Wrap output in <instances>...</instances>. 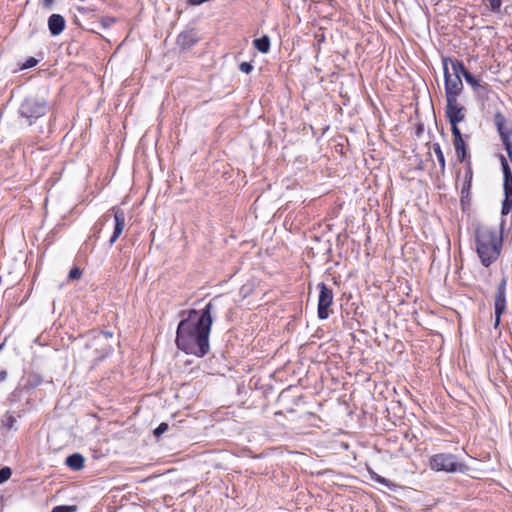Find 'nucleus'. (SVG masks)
<instances>
[{
    "instance_id": "f257e3e1",
    "label": "nucleus",
    "mask_w": 512,
    "mask_h": 512,
    "mask_svg": "<svg viewBox=\"0 0 512 512\" xmlns=\"http://www.w3.org/2000/svg\"><path fill=\"white\" fill-rule=\"evenodd\" d=\"M212 302H209L202 313L192 309L188 317L179 322L176 332V345L186 354L203 357L209 352V334L212 325Z\"/></svg>"
},
{
    "instance_id": "f03ea898",
    "label": "nucleus",
    "mask_w": 512,
    "mask_h": 512,
    "mask_svg": "<svg viewBox=\"0 0 512 512\" xmlns=\"http://www.w3.org/2000/svg\"><path fill=\"white\" fill-rule=\"evenodd\" d=\"M503 245L501 230L487 225L475 230V250L484 267L492 265L500 256Z\"/></svg>"
},
{
    "instance_id": "7ed1b4c3",
    "label": "nucleus",
    "mask_w": 512,
    "mask_h": 512,
    "mask_svg": "<svg viewBox=\"0 0 512 512\" xmlns=\"http://www.w3.org/2000/svg\"><path fill=\"white\" fill-rule=\"evenodd\" d=\"M49 111V104L44 98H26L20 105L18 113L26 119L28 125H32L37 119L46 115Z\"/></svg>"
},
{
    "instance_id": "20e7f679",
    "label": "nucleus",
    "mask_w": 512,
    "mask_h": 512,
    "mask_svg": "<svg viewBox=\"0 0 512 512\" xmlns=\"http://www.w3.org/2000/svg\"><path fill=\"white\" fill-rule=\"evenodd\" d=\"M430 468L434 471H445L448 473L463 472L466 469L465 464L457 461L453 454L439 453L430 458Z\"/></svg>"
},
{
    "instance_id": "39448f33",
    "label": "nucleus",
    "mask_w": 512,
    "mask_h": 512,
    "mask_svg": "<svg viewBox=\"0 0 512 512\" xmlns=\"http://www.w3.org/2000/svg\"><path fill=\"white\" fill-rule=\"evenodd\" d=\"M500 161L503 170V189L505 195L501 212L503 215H506L512 209V171L503 155L500 156Z\"/></svg>"
},
{
    "instance_id": "423d86ee",
    "label": "nucleus",
    "mask_w": 512,
    "mask_h": 512,
    "mask_svg": "<svg viewBox=\"0 0 512 512\" xmlns=\"http://www.w3.org/2000/svg\"><path fill=\"white\" fill-rule=\"evenodd\" d=\"M445 114L451 129H459V123L465 119L466 109L459 103L458 97H450L446 98Z\"/></svg>"
},
{
    "instance_id": "0eeeda50",
    "label": "nucleus",
    "mask_w": 512,
    "mask_h": 512,
    "mask_svg": "<svg viewBox=\"0 0 512 512\" xmlns=\"http://www.w3.org/2000/svg\"><path fill=\"white\" fill-rule=\"evenodd\" d=\"M443 72L446 98L459 97L463 91V82L459 75H452L449 72L447 58H443Z\"/></svg>"
},
{
    "instance_id": "6e6552de",
    "label": "nucleus",
    "mask_w": 512,
    "mask_h": 512,
    "mask_svg": "<svg viewBox=\"0 0 512 512\" xmlns=\"http://www.w3.org/2000/svg\"><path fill=\"white\" fill-rule=\"evenodd\" d=\"M319 298H318V317L322 320L329 317V307L333 304V291L325 283L318 284Z\"/></svg>"
},
{
    "instance_id": "1a4fd4ad",
    "label": "nucleus",
    "mask_w": 512,
    "mask_h": 512,
    "mask_svg": "<svg viewBox=\"0 0 512 512\" xmlns=\"http://www.w3.org/2000/svg\"><path fill=\"white\" fill-rule=\"evenodd\" d=\"M494 309H495L494 327L496 328L500 324L501 315L504 313V311L506 309V279H502L500 281V283L497 285V290L495 293Z\"/></svg>"
},
{
    "instance_id": "9d476101",
    "label": "nucleus",
    "mask_w": 512,
    "mask_h": 512,
    "mask_svg": "<svg viewBox=\"0 0 512 512\" xmlns=\"http://www.w3.org/2000/svg\"><path fill=\"white\" fill-rule=\"evenodd\" d=\"M451 132L453 135V144H454L457 159L461 163L470 160L469 154L467 151V145L463 139L460 129H451Z\"/></svg>"
},
{
    "instance_id": "9b49d317",
    "label": "nucleus",
    "mask_w": 512,
    "mask_h": 512,
    "mask_svg": "<svg viewBox=\"0 0 512 512\" xmlns=\"http://www.w3.org/2000/svg\"><path fill=\"white\" fill-rule=\"evenodd\" d=\"M112 211L114 213L115 225H114L113 234L109 241L111 245L114 244L116 242V240L120 237V235L122 234V232L125 228V225H126L125 212L118 207H113Z\"/></svg>"
},
{
    "instance_id": "f8f14e48",
    "label": "nucleus",
    "mask_w": 512,
    "mask_h": 512,
    "mask_svg": "<svg viewBox=\"0 0 512 512\" xmlns=\"http://www.w3.org/2000/svg\"><path fill=\"white\" fill-rule=\"evenodd\" d=\"M66 26V21L64 17L60 14H52L48 18V28L49 32L53 36H57L63 32Z\"/></svg>"
},
{
    "instance_id": "ddd939ff",
    "label": "nucleus",
    "mask_w": 512,
    "mask_h": 512,
    "mask_svg": "<svg viewBox=\"0 0 512 512\" xmlns=\"http://www.w3.org/2000/svg\"><path fill=\"white\" fill-rule=\"evenodd\" d=\"M198 41L197 34L194 30L184 31L177 37V44L183 49H189Z\"/></svg>"
},
{
    "instance_id": "4468645a",
    "label": "nucleus",
    "mask_w": 512,
    "mask_h": 512,
    "mask_svg": "<svg viewBox=\"0 0 512 512\" xmlns=\"http://www.w3.org/2000/svg\"><path fill=\"white\" fill-rule=\"evenodd\" d=\"M493 123L497 129L499 136L504 134V131L508 130L509 126L512 125V123H510V121L500 111L495 112L493 116Z\"/></svg>"
},
{
    "instance_id": "2eb2a0df",
    "label": "nucleus",
    "mask_w": 512,
    "mask_h": 512,
    "mask_svg": "<svg viewBox=\"0 0 512 512\" xmlns=\"http://www.w3.org/2000/svg\"><path fill=\"white\" fill-rule=\"evenodd\" d=\"M84 457L79 453H74L66 458V465L75 471H78L84 467Z\"/></svg>"
},
{
    "instance_id": "dca6fc26",
    "label": "nucleus",
    "mask_w": 512,
    "mask_h": 512,
    "mask_svg": "<svg viewBox=\"0 0 512 512\" xmlns=\"http://www.w3.org/2000/svg\"><path fill=\"white\" fill-rule=\"evenodd\" d=\"M499 137L505 147L510 161L512 162V125H510L509 129L505 130L504 134L500 135Z\"/></svg>"
},
{
    "instance_id": "f3484780",
    "label": "nucleus",
    "mask_w": 512,
    "mask_h": 512,
    "mask_svg": "<svg viewBox=\"0 0 512 512\" xmlns=\"http://www.w3.org/2000/svg\"><path fill=\"white\" fill-rule=\"evenodd\" d=\"M254 47L261 53H268L270 50V38L267 35L255 39L253 41Z\"/></svg>"
},
{
    "instance_id": "a211bd4d",
    "label": "nucleus",
    "mask_w": 512,
    "mask_h": 512,
    "mask_svg": "<svg viewBox=\"0 0 512 512\" xmlns=\"http://www.w3.org/2000/svg\"><path fill=\"white\" fill-rule=\"evenodd\" d=\"M433 151L437 157V160H438V163H439V166H440V174L441 175H444L445 174V170H446V161H445V156H444V153L441 149V146L439 143H434L433 146Z\"/></svg>"
},
{
    "instance_id": "6ab92c4d",
    "label": "nucleus",
    "mask_w": 512,
    "mask_h": 512,
    "mask_svg": "<svg viewBox=\"0 0 512 512\" xmlns=\"http://www.w3.org/2000/svg\"><path fill=\"white\" fill-rule=\"evenodd\" d=\"M447 59L451 63L453 75H459V77H461V76L464 77L465 73H469V71L465 68L462 61L457 60V59H450V58H447Z\"/></svg>"
},
{
    "instance_id": "aec40b11",
    "label": "nucleus",
    "mask_w": 512,
    "mask_h": 512,
    "mask_svg": "<svg viewBox=\"0 0 512 512\" xmlns=\"http://www.w3.org/2000/svg\"><path fill=\"white\" fill-rule=\"evenodd\" d=\"M478 100H487L490 93V87L486 83L480 84L475 90H473Z\"/></svg>"
},
{
    "instance_id": "412c9836",
    "label": "nucleus",
    "mask_w": 512,
    "mask_h": 512,
    "mask_svg": "<svg viewBox=\"0 0 512 512\" xmlns=\"http://www.w3.org/2000/svg\"><path fill=\"white\" fill-rule=\"evenodd\" d=\"M369 473H370V476H371L372 480H374V481H376V482H378V483H380V484H382V485H384V486H386L388 488H391L392 486H394L393 483L390 480H388V479L378 475L377 473H375L373 471H370Z\"/></svg>"
},
{
    "instance_id": "4be33fe9",
    "label": "nucleus",
    "mask_w": 512,
    "mask_h": 512,
    "mask_svg": "<svg viewBox=\"0 0 512 512\" xmlns=\"http://www.w3.org/2000/svg\"><path fill=\"white\" fill-rule=\"evenodd\" d=\"M464 79L472 87L473 90H475L480 84H482L481 80L479 78H476L470 72L464 74Z\"/></svg>"
},
{
    "instance_id": "5701e85b",
    "label": "nucleus",
    "mask_w": 512,
    "mask_h": 512,
    "mask_svg": "<svg viewBox=\"0 0 512 512\" xmlns=\"http://www.w3.org/2000/svg\"><path fill=\"white\" fill-rule=\"evenodd\" d=\"M471 184H472L471 182L464 181V184L461 189V203L462 204H464L465 199H467L469 196Z\"/></svg>"
},
{
    "instance_id": "b1692460",
    "label": "nucleus",
    "mask_w": 512,
    "mask_h": 512,
    "mask_svg": "<svg viewBox=\"0 0 512 512\" xmlns=\"http://www.w3.org/2000/svg\"><path fill=\"white\" fill-rule=\"evenodd\" d=\"M12 475V471L9 467L0 469V484L6 482Z\"/></svg>"
},
{
    "instance_id": "393cba45",
    "label": "nucleus",
    "mask_w": 512,
    "mask_h": 512,
    "mask_svg": "<svg viewBox=\"0 0 512 512\" xmlns=\"http://www.w3.org/2000/svg\"><path fill=\"white\" fill-rule=\"evenodd\" d=\"M466 163V171H465V181L466 182H471L472 183V178H473V170H472V165H471V161L468 160L465 162Z\"/></svg>"
},
{
    "instance_id": "a878e982",
    "label": "nucleus",
    "mask_w": 512,
    "mask_h": 512,
    "mask_svg": "<svg viewBox=\"0 0 512 512\" xmlns=\"http://www.w3.org/2000/svg\"><path fill=\"white\" fill-rule=\"evenodd\" d=\"M38 64V60L34 57H29L22 65L21 69H29Z\"/></svg>"
},
{
    "instance_id": "bb28decb",
    "label": "nucleus",
    "mask_w": 512,
    "mask_h": 512,
    "mask_svg": "<svg viewBox=\"0 0 512 512\" xmlns=\"http://www.w3.org/2000/svg\"><path fill=\"white\" fill-rule=\"evenodd\" d=\"M169 428V425L165 422H162L155 430H154V435L155 436H160L162 434H164Z\"/></svg>"
},
{
    "instance_id": "cd10ccee",
    "label": "nucleus",
    "mask_w": 512,
    "mask_h": 512,
    "mask_svg": "<svg viewBox=\"0 0 512 512\" xmlns=\"http://www.w3.org/2000/svg\"><path fill=\"white\" fill-rule=\"evenodd\" d=\"M75 506H56L53 508L52 512H75Z\"/></svg>"
},
{
    "instance_id": "c85d7f7f",
    "label": "nucleus",
    "mask_w": 512,
    "mask_h": 512,
    "mask_svg": "<svg viewBox=\"0 0 512 512\" xmlns=\"http://www.w3.org/2000/svg\"><path fill=\"white\" fill-rule=\"evenodd\" d=\"M82 275V271L78 268V267H74L73 269H71V271L69 272V279L70 280H76V279H79Z\"/></svg>"
},
{
    "instance_id": "c756f323",
    "label": "nucleus",
    "mask_w": 512,
    "mask_h": 512,
    "mask_svg": "<svg viewBox=\"0 0 512 512\" xmlns=\"http://www.w3.org/2000/svg\"><path fill=\"white\" fill-rule=\"evenodd\" d=\"M239 69H240L241 72H243L245 74H249L253 70V66L249 62H242L239 65Z\"/></svg>"
},
{
    "instance_id": "7c9ffc66",
    "label": "nucleus",
    "mask_w": 512,
    "mask_h": 512,
    "mask_svg": "<svg viewBox=\"0 0 512 512\" xmlns=\"http://www.w3.org/2000/svg\"><path fill=\"white\" fill-rule=\"evenodd\" d=\"M502 0H489V6L491 11L498 12L500 10Z\"/></svg>"
},
{
    "instance_id": "2f4dec72",
    "label": "nucleus",
    "mask_w": 512,
    "mask_h": 512,
    "mask_svg": "<svg viewBox=\"0 0 512 512\" xmlns=\"http://www.w3.org/2000/svg\"><path fill=\"white\" fill-rule=\"evenodd\" d=\"M16 422V419L14 418L13 415H8L7 418H6V422H5V426L8 428V429H12L14 424Z\"/></svg>"
},
{
    "instance_id": "473e14b6",
    "label": "nucleus",
    "mask_w": 512,
    "mask_h": 512,
    "mask_svg": "<svg viewBox=\"0 0 512 512\" xmlns=\"http://www.w3.org/2000/svg\"><path fill=\"white\" fill-rule=\"evenodd\" d=\"M114 22H115L114 18H106V19L102 20V25L104 27H108V26L112 25Z\"/></svg>"
},
{
    "instance_id": "72a5a7b5",
    "label": "nucleus",
    "mask_w": 512,
    "mask_h": 512,
    "mask_svg": "<svg viewBox=\"0 0 512 512\" xmlns=\"http://www.w3.org/2000/svg\"><path fill=\"white\" fill-rule=\"evenodd\" d=\"M54 0H42V6L46 9H50L53 6Z\"/></svg>"
},
{
    "instance_id": "f704fd0d",
    "label": "nucleus",
    "mask_w": 512,
    "mask_h": 512,
    "mask_svg": "<svg viewBox=\"0 0 512 512\" xmlns=\"http://www.w3.org/2000/svg\"><path fill=\"white\" fill-rule=\"evenodd\" d=\"M100 334L102 336H104L105 338H111L113 335L112 332H110V331H101Z\"/></svg>"
},
{
    "instance_id": "c9c22d12",
    "label": "nucleus",
    "mask_w": 512,
    "mask_h": 512,
    "mask_svg": "<svg viewBox=\"0 0 512 512\" xmlns=\"http://www.w3.org/2000/svg\"><path fill=\"white\" fill-rule=\"evenodd\" d=\"M7 377V372L5 370L0 372V381H3Z\"/></svg>"
}]
</instances>
